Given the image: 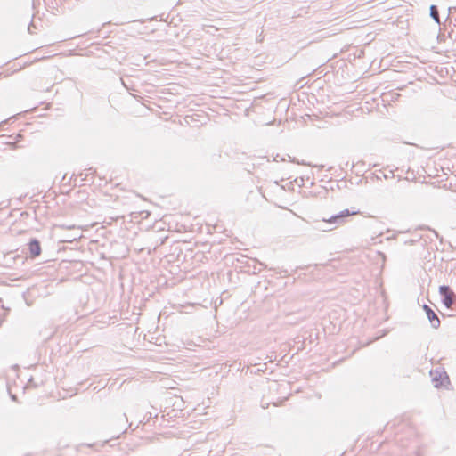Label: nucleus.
Segmentation results:
<instances>
[{
  "label": "nucleus",
  "mask_w": 456,
  "mask_h": 456,
  "mask_svg": "<svg viewBox=\"0 0 456 456\" xmlns=\"http://www.w3.org/2000/svg\"><path fill=\"white\" fill-rule=\"evenodd\" d=\"M441 295L444 297V304L448 308H452L456 299L455 294L448 286H441L439 289Z\"/></svg>",
  "instance_id": "obj_1"
},
{
  "label": "nucleus",
  "mask_w": 456,
  "mask_h": 456,
  "mask_svg": "<svg viewBox=\"0 0 456 456\" xmlns=\"http://www.w3.org/2000/svg\"><path fill=\"white\" fill-rule=\"evenodd\" d=\"M28 249L30 253V256L32 258L37 257L41 254V246L38 240H32L28 243Z\"/></svg>",
  "instance_id": "obj_2"
},
{
  "label": "nucleus",
  "mask_w": 456,
  "mask_h": 456,
  "mask_svg": "<svg viewBox=\"0 0 456 456\" xmlns=\"http://www.w3.org/2000/svg\"><path fill=\"white\" fill-rule=\"evenodd\" d=\"M424 309L426 310L427 315H428L429 321L431 322L432 325L435 328H437L440 325V320L438 319L436 313L431 308H429L428 305H425Z\"/></svg>",
  "instance_id": "obj_3"
},
{
  "label": "nucleus",
  "mask_w": 456,
  "mask_h": 456,
  "mask_svg": "<svg viewBox=\"0 0 456 456\" xmlns=\"http://www.w3.org/2000/svg\"><path fill=\"white\" fill-rule=\"evenodd\" d=\"M355 214H357V212H350L348 209H345L339 215L333 216L330 219H323V221L330 224L336 222L338 218L346 217Z\"/></svg>",
  "instance_id": "obj_4"
},
{
  "label": "nucleus",
  "mask_w": 456,
  "mask_h": 456,
  "mask_svg": "<svg viewBox=\"0 0 456 456\" xmlns=\"http://www.w3.org/2000/svg\"><path fill=\"white\" fill-rule=\"evenodd\" d=\"M430 14L432 16V18L439 23V14H438V11L436 9V7L435 5H432L430 7Z\"/></svg>",
  "instance_id": "obj_5"
}]
</instances>
